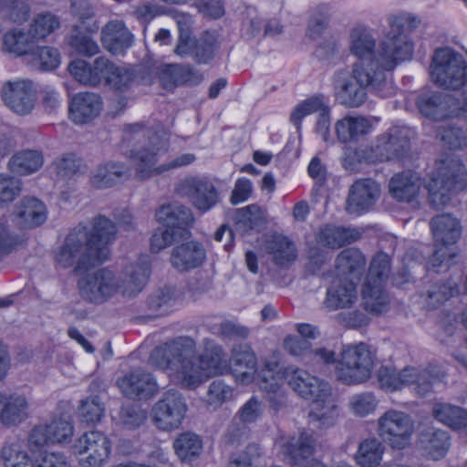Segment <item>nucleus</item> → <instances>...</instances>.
<instances>
[{
    "mask_svg": "<svg viewBox=\"0 0 467 467\" xmlns=\"http://www.w3.org/2000/svg\"><path fill=\"white\" fill-rule=\"evenodd\" d=\"M451 446V437L446 431L434 426L423 427L417 439V447L421 453L434 461L442 459Z\"/></svg>",
    "mask_w": 467,
    "mask_h": 467,
    "instance_id": "nucleus-24",
    "label": "nucleus"
},
{
    "mask_svg": "<svg viewBox=\"0 0 467 467\" xmlns=\"http://www.w3.org/2000/svg\"><path fill=\"white\" fill-rule=\"evenodd\" d=\"M348 49L351 55L360 60L375 59L378 57L376 52V38L371 30L364 25H357L349 31Z\"/></svg>",
    "mask_w": 467,
    "mask_h": 467,
    "instance_id": "nucleus-33",
    "label": "nucleus"
},
{
    "mask_svg": "<svg viewBox=\"0 0 467 467\" xmlns=\"http://www.w3.org/2000/svg\"><path fill=\"white\" fill-rule=\"evenodd\" d=\"M365 255L357 248L350 247L342 250L336 258L337 277L359 281L366 267Z\"/></svg>",
    "mask_w": 467,
    "mask_h": 467,
    "instance_id": "nucleus-37",
    "label": "nucleus"
},
{
    "mask_svg": "<svg viewBox=\"0 0 467 467\" xmlns=\"http://www.w3.org/2000/svg\"><path fill=\"white\" fill-rule=\"evenodd\" d=\"M361 237V233L350 227L327 224L322 227L317 236L318 244L332 249L350 244Z\"/></svg>",
    "mask_w": 467,
    "mask_h": 467,
    "instance_id": "nucleus-42",
    "label": "nucleus"
},
{
    "mask_svg": "<svg viewBox=\"0 0 467 467\" xmlns=\"http://www.w3.org/2000/svg\"><path fill=\"white\" fill-rule=\"evenodd\" d=\"M175 301L174 290L171 287H164L149 296L147 306L155 316H164L171 311Z\"/></svg>",
    "mask_w": 467,
    "mask_h": 467,
    "instance_id": "nucleus-62",
    "label": "nucleus"
},
{
    "mask_svg": "<svg viewBox=\"0 0 467 467\" xmlns=\"http://www.w3.org/2000/svg\"><path fill=\"white\" fill-rule=\"evenodd\" d=\"M196 359L205 380L213 376L222 375L229 369L223 348L211 339L204 340V349Z\"/></svg>",
    "mask_w": 467,
    "mask_h": 467,
    "instance_id": "nucleus-32",
    "label": "nucleus"
},
{
    "mask_svg": "<svg viewBox=\"0 0 467 467\" xmlns=\"http://www.w3.org/2000/svg\"><path fill=\"white\" fill-rule=\"evenodd\" d=\"M430 226L436 242L442 244L433 251L426 263L428 271L435 273L447 271L451 265L455 254L449 245L454 244L462 234V226L457 218L450 213L440 214L431 219Z\"/></svg>",
    "mask_w": 467,
    "mask_h": 467,
    "instance_id": "nucleus-5",
    "label": "nucleus"
},
{
    "mask_svg": "<svg viewBox=\"0 0 467 467\" xmlns=\"http://www.w3.org/2000/svg\"><path fill=\"white\" fill-rule=\"evenodd\" d=\"M414 429V420L403 411L389 410L378 420L379 435L393 448H405Z\"/></svg>",
    "mask_w": 467,
    "mask_h": 467,
    "instance_id": "nucleus-10",
    "label": "nucleus"
},
{
    "mask_svg": "<svg viewBox=\"0 0 467 467\" xmlns=\"http://www.w3.org/2000/svg\"><path fill=\"white\" fill-rule=\"evenodd\" d=\"M101 42L112 54H121L131 47L133 36L123 22L110 21L101 30Z\"/></svg>",
    "mask_w": 467,
    "mask_h": 467,
    "instance_id": "nucleus-38",
    "label": "nucleus"
},
{
    "mask_svg": "<svg viewBox=\"0 0 467 467\" xmlns=\"http://www.w3.org/2000/svg\"><path fill=\"white\" fill-rule=\"evenodd\" d=\"M36 42L30 30L12 29L7 31L3 37L4 50L17 57L26 56L28 57Z\"/></svg>",
    "mask_w": 467,
    "mask_h": 467,
    "instance_id": "nucleus-49",
    "label": "nucleus"
},
{
    "mask_svg": "<svg viewBox=\"0 0 467 467\" xmlns=\"http://www.w3.org/2000/svg\"><path fill=\"white\" fill-rule=\"evenodd\" d=\"M338 359L336 351L324 346L313 347L306 366L317 371H323L331 365H336Z\"/></svg>",
    "mask_w": 467,
    "mask_h": 467,
    "instance_id": "nucleus-63",
    "label": "nucleus"
},
{
    "mask_svg": "<svg viewBox=\"0 0 467 467\" xmlns=\"http://www.w3.org/2000/svg\"><path fill=\"white\" fill-rule=\"evenodd\" d=\"M380 194L379 185L372 179L356 181L348 191L346 210L349 213L368 211Z\"/></svg>",
    "mask_w": 467,
    "mask_h": 467,
    "instance_id": "nucleus-21",
    "label": "nucleus"
},
{
    "mask_svg": "<svg viewBox=\"0 0 467 467\" xmlns=\"http://www.w3.org/2000/svg\"><path fill=\"white\" fill-rule=\"evenodd\" d=\"M26 60L36 69L50 71L58 67L60 54L52 47H33Z\"/></svg>",
    "mask_w": 467,
    "mask_h": 467,
    "instance_id": "nucleus-57",
    "label": "nucleus"
},
{
    "mask_svg": "<svg viewBox=\"0 0 467 467\" xmlns=\"http://www.w3.org/2000/svg\"><path fill=\"white\" fill-rule=\"evenodd\" d=\"M425 187L431 206L436 209L444 207L453 194L467 187V172L463 163L451 156L438 161Z\"/></svg>",
    "mask_w": 467,
    "mask_h": 467,
    "instance_id": "nucleus-4",
    "label": "nucleus"
},
{
    "mask_svg": "<svg viewBox=\"0 0 467 467\" xmlns=\"http://www.w3.org/2000/svg\"><path fill=\"white\" fill-rule=\"evenodd\" d=\"M111 444L102 432L92 431L83 433L74 443V453L82 467H101L109 460Z\"/></svg>",
    "mask_w": 467,
    "mask_h": 467,
    "instance_id": "nucleus-12",
    "label": "nucleus"
},
{
    "mask_svg": "<svg viewBox=\"0 0 467 467\" xmlns=\"http://www.w3.org/2000/svg\"><path fill=\"white\" fill-rule=\"evenodd\" d=\"M194 341L189 337H178L156 347L150 353L149 361L161 369L170 370L182 360L192 357Z\"/></svg>",
    "mask_w": 467,
    "mask_h": 467,
    "instance_id": "nucleus-14",
    "label": "nucleus"
},
{
    "mask_svg": "<svg viewBox=\"0 0 467 467\" xmlns=\"http://www.w3.org/2000/svg\"><path fill=\"white\" fill-rule=\"evenodd\" d=\"M400 389L412 386L413 390L419 397H425L432 390L437 376L428 369H419L412 367L404 368L400 371Z\"/></svg>",
    "mask_w": 467,
    "mask_h": 467,
    "instance_id": "nucleus-44",
    "label": "nucleus"
},
{
    "mask_svg": "<svg viewBox=\"0 0 467 467\" xmlns=\"http://www.w3.org/2000/svg\"><path fill=\"white\" fill-rule=\"evenodd\" d=\"M70 14L89 33H97L99 23L95 18V8L90 0H70Z\"/></svg>",
    "mask_w": 467,
    "mask_h": 467,
    "instance_id": "nucleus-55",
    "label": "nucleus"
},
{
    "mask_svg": "<svg viewBox=\"0 0 467 467\" xmlns=\"http://www.w3.org/2000/svg\"><path fill=\"white\" fill-rule=\"evenodd\" d=\"M431 415L435 420L451 429L462 430L467 419V410L449 403L437 402L432 406Z\"/></svg>",
    "mask_w": 467,
    "mask_h": 467,
    "instance_id": "nucleus-50",
    "label": "nucleus"
},
{
    "mask_svg": "<svg viewBox=\"0 0 467 467\" xmlns=\"http://www.w3.org/2000/svg\"><path fill=\"white\" fill-rule=\"evenodd\" d=\"M0 455L5 467H36V462L27 453L26 444L21 439L6 441Z\"/></svg>",
    "mask_w": 467,
    "mask_h": 467,
    "instance_id": "nucleus-45",
    "label": "nucleus"
},
{
    "mask_svg": "<svg viewBox=\"0 0 467 467\" xmlns=\"http://www.w3.org/2000/svg\"><path fill=\"white\" fill-rule=\"evenodd\" d=\"M419 23L410 14L389 16L390 29L380 43L378 57L357 61L352 65L349 71L352 78L367 93L374 92L380 97L391 94L392 82L389 79L387 71L394 69L400 62L411 58L413 45L409 35Z\"/></svg>",
    "mask_w": 467,
    "mask_h": 467,
    "instance_id": "nucleus-1",
    "label": "nucleus"
},
{
    "mask_svg": "<svg viewBox=\"0 0 467 467\" xmlns=\"http://www.w3.org/2000/svg\"><path fill=\"white\" fill-rule=\"evenodd\" d=\"M314 449L315 440L305 432L287 438L281 445V452L292 467H325L311 458Z\"/></svg>",
    "mask_w": 467,
    "mask_h": 467,
    "instance_id": "nucleus-16",
    "label": "nucleus"
},
{
    "mask_svg": "<svg viewBox=\"0 0 467 467\" xmlns=\"http://www.w3.org/2000/svg\"><path fill=\"white\" fill-rule=\"evenodd\" d=\"M410 140L408 129L392 127L377 138L371 147L372 156L380 162L401 160L410 150Z\"/></svg>",
    "mask_w": 467,
    "mask_h": 467,
    "instance_id": "nucleus-13",
    "label": "nucleus"
},
{
    "mask_svg": "<svg viewBox=\"0 0 467 467\" xmlns=\"http://www.w3.org/2000/svg\"><path fill=\"white\" fill-rule=\"evenodd\" d=\"M102 109L99 95L93 92L75 94L68 103V117L77 125L88 124L96 119Z\"/></svg>",
    "mask_w": 467,
    "mask_h": 467,
    "instance_id": "nucleus-25",
    "label": "nucleus"
},
{
    "mask_svg": "<svg viewBox=\"0 0 467 467\" xmlns=\"http://www.w3.org/2000/svg\"><path fill=\"white\" fill-rule=\"evenodd\" d=\"M5 105L19 115H26L35 105V90L31 80L17 79L6 82L2 88Z\"/></svg>",
    "mask_w": 467,
    "mask_h": 467,
    "instance_id": "nucleus-17",
    "label": "nucleus"
},
{
    "mask_svg": "<svg viewBox=\"0 0 467 467\" xmlns=\"http://www.w3.org/2000/svg\"><path fill=\"white\" fill-rule=\"evenodd\" d=\"M266 249L279 266H286L297 257L294 242L283 234H274L267 242Z\"/></svg>",
    "mask_w": 467,
    "mask_h": 467,
    "instance_id": "nucleus-47",
    "label": "nucleus"
},
{
    "mask_svg": "<svg viewBox=\"0 0 467 467\" xmlns=\"http://www.w3.org/2000/svg\"><path fill=\"white\" fill-rule=\"evenodd\" d=\"M61 26L60 17L52 12L37 14L29 25L30 34L36 41L44 39Z\"/></svg>",
    "mask_w": 467,
    "mask_h": 467,
    "instance_id": "nucleus-56",
    "label": "nucleus"
},
{
    "mask_svg": "<svg viewBox=\"0 0 467 467\" xmlns=\"http://www.w3.org/2000/svg\"><path fill=\"white\" fill-rule=\"evenodd\" d=\"M181 192L187 196L192 204L205 213L219 202V193L214 184L207 179L188 178L180 185Z\"/></svg>",
    "mask_w": 467,
    "mask_h": 467,
    "instance_id": "nucleus-18",
    "label": "nucleus"
},
{
    "mask_svg": "<svg viewBox=\"0 0 467 467\" xmlns=\"http://www.w3.org/2000/svg\"><path fill=\"white\" fill-rule=\"evenodd\" d=\"M186 412L187 404L183 395L178 390L169 389L153 405L151 416L160 430L172 431L182 425Z\"/></svg>",
    "mask_w": 467,
    "mask_h": 467,
    "instance_id": "nucleus-11",
    "label": "nucleus"
},
{
    "mask_svg": "<svg viewBox=\"0 0 467 467\" xmlns=\"http://www.w3.org/2000/svg\"><path fill=\"white\" fill-rule=\"evenodd\" d=\"M15 214L23 226L34 228L46 222L47 208L40 200L25 197L16 206Z\"/></svg>",
    "mask_w": 467,
    "mask_h": 467,
    "instance_id": "nucleus-43",
    "label": "nucleus"
},
{
    "mask_svg": "<svg viewBox=\"0 0 467 467\" xmlns=\"http://www.w3.org/2000/svg\"><path fill=\"white\" fill-rule=\"evenodd\" d=\"M150 275L149 258L142 256L138 264L126 266L123 278L111 269L103 267L85 275L78 280V285L82 298L99 305L118 294L125 297L135 296L141 292Z\"/></svg>",
    "mask_w": 467,
    "mask_h": 467,
    "instance_id": "nucleus-2",
    "label": "nucleus"
},
{
    "mask_svg": "<svg viewBox=\"0 0 467 467\" xmlns=\"http://www.w3.org/2000/svg\"><path fill=\"white\" fill-rule=\"evenodd\" d=\"M416 104L423 115L442 119L449 116L455 99L441 91H427L418 96Z\"/></svg>",
    "mask_w": 467,
    "mask_h": 467,
    "instance_id": "nucleus-30",
    "label": "nucleus"
},
{
    "mask_svg": "<svg viewBox=\"0 0 467 467\" xmlns=\"http://www.w3.org/2000/svg\"><path fill=\"white\" fill-rule=\"evenodd\" d=\"M44 159L40 151L26 150L16 152L8 161L9 170L19 175H27L37 171L43 166Z\"/></svg>",
    "mask_w": 467,
    "mask_h": 467,
    "instance_id": "nucleus-48",
    "label": "nucleus"
},
{
    "mask_svg": "<svg viewBox=\"0 0 467 467\" xmlns=\"http://www.w3.org/2000/svg\"><path fill=\"white\" fill-rule=\"evenodd\" d=\"M96 68L101 73V81L115 91L127 92L134 83L135 74L131 68L117 66L104 57L96 58Z\"/></svg>",
    "mask_w": 467,
    "mask_h": 467,
    "instance_id": "nucleus-27",
    "label": "nucleus"
},
{
    "mask_svg": "<svg viewBox=\"0 0 467 467\" xmlns=\"http://www.w3.org/2000/svg\"><path fill=\"white\" fill-rule=\"evenodd\" d=\"M390 272V257L378 253L371 260L368 273L362 288L363 304L366 310L381 314L387 310L388 297L383 289V282Z\"/></svg>",
    "mask_w": 467,
    "mask_h": 467,
    "instance_id": "nucleus-9",
    "label": "nucleus"
},
{
    "mask_svg": "<svg viewBox=\"0 0 467 467\" xmlns=\"http://www.w3.org/2000/svg\"><path fill=\"white\" fill-rule=\"evenodd\" d=\"M333 86L337 99L348 108H358L367 99V92L354 80L347 69H339L334 73Z\"/></svg>",
    "mask_w": 467,
    "mask_h": 467,
    "instance_id": "nucleus-23",
    "label": "nucleus"
},
{
    "mask_svg": "<svg viewBox=\"0 0 467 467\" xmlns=\"http://www.w3.org/2000/svg\"><path fill=\"white\" fill-rule=\"evenodd\" d=\"M35 0H0L2 18L21 25L28 20Z\"/></svg>",
    "mask_w": 467,
    "mask_h": 467,
    "instance_id": "nucleus-52",
    "label": "nucleus"
},
{
    "mask_svg": "<svg viewBox=\"0 0 467 467\" xmlns=\"http://www.w3.org/2000/svg\"><path fill=\"white\" fill-rule=\"evenodd\" d=\"M130 177V168L120 161H109L98 165L89 175V183L95 189H108Z\"/></svg>",
    "mask_w": 467,
    "mask_h": 467,
    "instance_id": "nucleus-28",
    "label": "nucleus"
},
{
    "mask_svg": "<svg viewBox=\"0 0 467 467\" xmlns=\"http://www.w3.org/2000/svg\"><path fill=\"white\" fill-rule=\"evenodd\" d=\"M68 70L76 80L84 85L97 86L101 82V73L96 68V59L92 67L81 59L72 61Z\"/></svg>",
    "mask_w": 467,
    "mask_h": 467,
    "instance_id": "nucleus-60",
    "label": "nucleus"
},
{
    "mask_svg": "<svg viewBox=\"0 0 467 467\" xmlns=\"http://www.w3.org/2000/svg\"><path fill=\"white\" fill-rule=\"evenodd\" d=\"M160 78L163 85L168 87L200 84L202 74L190 64H169L161 67Z\"/></svg>",
    "mask_w": 467,
    "mask_h": 467,
    "instance_id": "nucleus-35",
    "label": "nucleus"
},
{
    "mask_svg": "<svg viewBox=\"0 0 467 467\" xmlns=\"http://www.w3.org/2000/svg\"><path fill=\"white\" fill-rule=\"evenodd\" d=\"M169 377L175 384L189 389L200 386L205 379L197 359L193 357L182 360L169 370Z\"/></svg>",
    "mask_w": 467,
    "mask_h": 467,
    "instance_id": "nucleus-41",
    "label": "nucleus"
},
{
    "mask_svg": "<svg viewBox=\"0 0 467 467\" xmlns=\"http://www.w3.org/2000/svg\"><path fill=\"white\" fill-rule=\"evenodd\" d=\"M312 405L308 413V423L315 429L327 430L335 425L339 410L330 396L317 398L311 400Z\"/></svg>",
    "mask_w": 467,
    "mask_h": 467,
    "instance_id": "nucleus-36",
    "label": "nucleus"
},
{
    "mask_svg": "<svg viewBox=\"0 0 467 467\" xmlns=\"http://www.w3.org/2000/svg\"><path fill=\"white\" fill-rule=\"evenodd\" d=\"M127 130L130 133L142 132L143 140L140 147L130 151V158L134 163L135 176L140 181H144L168 171L189 165L195 161L193 154L185 153L172 161L156 166L159 156L168 150L170 140L168 131L162 127L144 130L138 123L129 125Z\"/></svg>",
    "mask_w": 467,
    "mask_h": 467,
    "instance_id": "nucleus-3",
    "label": "nucleus"
},
{
    "mask_svg": "<svg viewBox=\"0 0 467 467\" xmlns=\"http://www.w3.org/2000/svg\"><path fill=\"white\" fill-rule=\"evenodd\" d=\"M284 379L289 387L306 400L331 395L329 384L312 376L306 370L289 366L283 369Z\"/></svg>",
    "mask_w": 467,
    "mask_h": 467,
    "instance_id": "nucleus-15",
    "label": "nucleus"
},
{
    "mask_svg": "<svg viewBox=\"0 0 467 467\" xmlns=\"http://www.w3.org/2000/svg\"><path fill=\"white\" fill-rule=\"evenodd\" d=\"M421 186L418 173L406 171L395 174L389 182L390 195L399 202H411L419 194Z\"/></svg>",
    "mask_w": 467,
    "mask_h": 467,
    "instance_id": "nucleus-39",
    "label": "nucleus"
},
{
    "mask_svg": "<svg viewBox=\"0 0 467 467\" xmlns=\"http://www.w3.org/2000/svg\"><path fill=\"white\" fill-rule=\"evenodd\" d=\"M156 219L165 227H169L179 237L187 239L191 235L189 226L194 222L193 214L190 208L180 203H170L161 206L156 211Z\"/></svg>",
    "mask_w": 467,
    "mask_h": 467,
    "instance_id": "nucleus-20",
    "label": "nucleus"
},
{
    "mask_svg": "<svg viewBox=\"0 0 467 467\" xmlns=\"http://www.w3.org/2000/svg\"><path fill=\"white\" fill-rule=\"evenodd\" d=\"M370 129L368 119L364 117L347 116L336 122L335 130L337 139L344 143L358 140Z\"/></svg>",
    "mask_w": 467,
    "mask_h": 467,
    "instance_id": "nucleus-46",
    "label": "nucleus"
},
{
    "mask_svg": "<svg viewBox=\"0 0 467 467\" xmlns=\"http://www.w3.org/2000/svg\"><path fill=\"white\" fill-rule=\"evenodd\" d=\"M0 420L5 426H15L27 418L28 403L24 395L0 393Z\"/></svg>",
    "mask_w": 467,
    "mask_h": 467,
    "instance_id": "nucleus-40",
    "label": "nucleus"
},
{
    "mask_svg": "<svg viewBox=\"0 0 467 467\" xmlns=\"http://www.w3.org/2000/svg\"><path fill=\"white\" fill-rule=\"evenodd\" d=\"M205 259L206 250L203 244L190 240L174 245L171 252L170 263L178 272L184 273L201 266Z\"/></svg>",
    "mask_w": 467,
    "mask_h": 467,
    "instance_id": "nucleus-22",
    "label": "nucleus"
},
{
    "mask_svg": "<svg viewBox=\"0 0 467 467\" xmlns=\"http://www.w3.org/2000/svg\"><path fill=\"white\" fill-rule=\"evenodd\" d=\"M236 224L239 227L259 232L264 229L265 220L260 207L252 204L236 211Z\"/></svg>",
    "mask_w": 467,
    "mask_h": 467,
    "instance_id": "nucleus-61",
    "label": "nucleus"
},
{
    "mask_svg": "<svg viewBox=\"0 0 467 467\" xmlns=\"http://www.w3.org/2000/svg\"><path fill=\"white\" fill-rule=\"evenodd\" d=\"M331 16V7L320 4L313 8L307 25V35L312 39L319 38L327 28Z\"/></svg>",
    "mask_w": 467,
    "mask_h": 467,
    "instance_id": "nucleus-59",
    "label": "nucleus"
},
{
    "mask_svg": "<svg viewBox=\"0 0 467 467\" xmlns=\"http://www.w3.org/2000/svg\"><path fill=\"white\" fill-rule=\"evenodd\" d=\"M173 448L182 461L192 462L201 454L202 441L195 433L184 432L174 441Z\"/></svg>",
    "mask_w": 467,
    "mask_h": 467,
    "instance_id": "nucleus-58",
    "label": "nucleus"
},
{
    "mask_svg": "<svg viewBox=\"0 0 467 467\" xmlns=\"http://www.w3.org/2000/svg\"><path fill=\"white\" fill-rule=\"evenodd\" d=\"M126 397L132 400H149L158 391V384L150 373L141 369L128 372L117 381Z\"/></svg>",
    "mask_w": 467,
    "mask_h": 467,
    "instance_id": "nucleus-19",
    "label": "nucleus"
},
{
    "mask_svg": "<svg viewBox=\"0 0 467 467\" xmlns=\"http://www.w3.org/2000/svg\"><path fill=\"white\" fill-rule=\"evenodd\" d=\"M384 447L377 438L366 439L360 442L355 460L361 467H376L379 464Z\"/></svg>",
    "mask_w": 467,
    "mask_h": 467,
    "instance_id": "nucleus-53",
    "label": "nucleus"
},
{
    "mask_svg": "<svg viewBox=\"0 0 467 467\" xmlns=\"http://www.w3.org/2000/svg\"><path fill=\"white\" fill-rule=\"evenodd\" d=\"M94 33L88 32L83 26L74 25L68 36V44L78 55L93 57L99 52V47L93 39Z\"/></svg>",
    "mask_w": 467,
    "mask_h": 467,
    "instance_id": "nucleus-51",
    "label": "nucleus"
},
{
    "mask_svg": "<svg viewBox=\"0 0 467 467\" xmlns=\"http://www.w3.org/2000/svg\"><path fill=\"white\" fill-rule=\"evenodd\" d=\"M431 76L436 85L445 89L466 88L467 62L451 47L437 48L431 64Z\"/></svg>",
    "mask_w": 467,
    "mask_h": 467,
    "instance_id": "nucleus-6",
    "label": "nucleus"
},
{
    "mask_svg": "<svg viewBox=\"0 0 467 467\" xmlns=\"http://www.w3.org/2000/svg\"><path fill=\"white\" fill-rule=\"evenodd\" d=\"M57 176L61 178H72L81 172L83 161L75 153L69 152L61 155L53 162Z\"/></svg>",
    "mask_w": 467,
    "mask_h": 467,
    "instance_id": "nucleus-64",
    "label": "nucleus"
},
{
    "mask_svg": "<svg viewBox=\"0 0 467 467\" xmlns=\"http://www.w3.org/2000/svg\"><path fill=\"white\" fill-rule=\"evenodd\" d=\"M256 358L248 345H237L232 350L229 369L236 380L248 384L254 379Z\"/></svg>",
    "mask_w": 467,
    "mask_h": 467,
    "instance_id": "nucleus-34",
    "label": "nucleus"
},
{
    "mask_svg": "<svg viewBox=\"0 0 467 467\" xmlns=\"http://www.w3.org/2000/svg\"><path fill=\"white\" fill-rule=\"evenodd\" d=\"M357 283L344 277L335 278L327 290L325 306L329 310L349 307L357 299Z\"/></svg>",
    "mask_w": 467,
    "mask_h": 467,
    "instance_id": "nucleus-31",
    "label": "nucleus"
},
{
    "mask_svg": "<svg viewBox=\"0 0 467 467\" xmlns=\"http://www.w3.org/2000/svg\"><path fill=\"white\" fill-rule=\"evenodd\" d=\"M87 244V228L78 225L67 235L63 245L56 254V262L64 268L74 266V272L78 274L102 264L104 261Z\"/></svg>",
    "mask_w": 467,
    "mask_h": 467,
    "instance_id": "nucleus-7",
    "label": "nucleus"
},
{
    "mask_svg": "<svg viewBox=\"0 0 467 467\" xmlns=\"http://www.w3.org/2000/svg\"><path fill=\"white\" fill-rule=\"evenodd\" d=\"M458 294V285L451 279L430 281L420 292L424 307L434 310Z\"/></svg>",
    "mask_w": 467,
    "mask_h": 467,
    "instance_id": "nucleus-29",
    "label": "nucleus"
},
{
    "mask_svg": "<svg viewBox=\"0 0 467 467\" xmlns=\"http://www.w3.org/2000/svg\"><path fill=\"white\" fill-rule=\"evenodd\" d=\"M116 234V224L106 216L99 215L94 219L92 230L87 231V244L105 262L109 255L108 244L115 239Z\"/></svg>",
    "mask_w": 467,
    "mask_h": 467,
    "instance_id": "nucleus-26",
    "label": "nucleus"
},
{
    "mask_svg": "<svg viewBox=\"0 0 467 467\" xmlns=\"http://www.w3.org/2000/svg\"><path fill=\"white\" fill-rule=\"evenodd\" d=\"M373 357L365 343L345 346L336 366L338 380L347 385L359 384L371 375Z\"/></svg>",
    "mask_w": 467,
    "mask_h": 467,
    "instance_id": "nucleus-8",
    "label": "nucleus"
},
{
    "mask_svg": "<svg viewBox=\"0 0 467 467\" xmlns=\"http://www.w3.org/2000/svg\"><path fill=\"white\" fill-rule=\"evenodd\" d=\"M218 49L217 35L206 31L195 41L192 59L199 65L209 64L215 57Z\"/></svg>",
    "mask_w": 467,
    "mask_h": 467,
    "instance_id": "nucleus-54",
    "label": "nucleus"
}]
</instances>
